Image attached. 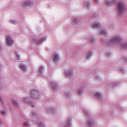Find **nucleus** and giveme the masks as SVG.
Segmentation results:
<instances>
[{
	"mask_svg": "<svg viewBox=\"0 0 127 127\" xmlns=\"http://www.w3.org/2000/svg\"><path fill=\"white\" fill-rule=\"evenodd\" d=\"M93 77L95 80H99L100 79L99 77L96 75H94Z\"/></svg>",
	"mask_w": 127,
	"mask_h": 127,
	"instance_id": "obj_28",
	"label": "nucleus"
},
{
	"mask_svg": "<svg viewBox=\"0 0 127 127\" xmlns=\"http://www.w3.org/2000/svg\"><path fill=\"white\" fill-rule=\"evenodd\" d=\"M117 83L115 82H114L112 83V84L111 85H110V87H114L117 85Z\"/></svg>",
	"mask_w": 127,
	"mask_h": 127,
	"instance_id": "obj_31",
	"label": "nucleus"
},
{
	"mask_svg": "<svg viewBox=\"0 0 127 127\" xmlns=\"http://www.w3.org/2000/svg\"><path fill=\"white\" fill-rule=\"evenodd\" d=\"M121 37L119 36L113 37L108 42L109 45L117 44L118 47L122 48H127V42H123Z\"/></svg>",
	"mask_w": 127,
	"mask_h": 127,
	"instance_id": "obj_1",
	"label": "nucleus"
},
{
	"mask_svg": "<svg viewBox=\"0 0 127 127\" xmlns=\"http://www.w3.org/2000/svg\"><path fill=\"white\" fill-rule=\"evenodd\" d=\"M11 102L14 107L17 108L19 107V104L16 100L13 99H12Z\"/></svg>",
	"mask_w": 127,
	"mask_h": 127,
	"instance_id": "obj_15",
	"label": "nucleus"
},
{
	"mask_svg": "<svg viewBox=\"0 0 127 127\" xmlns=\"http://www.w3.org/2000/svg\"><path fill=\"white\" fill-rule=\"evenodd\" d=\"M9 22L13 24H15L17 23V22L16 20L13 19H11L9 21Z\"/></svg>",
	"mask_w": 127,
	"mask_h": 127,
	"instance_id": "obj_26",
	"label": "nucleus"
},
{
	"mask_svg": "<svg viewBox=\"0 0 127 127\" xmlns=\"http://www.w3.org/2000/svg\"><path fill=\"white\" fill-rule=\"evenodd\" d=\"M59 56L58 54L55 53L53 54L52 57L53 61L56 62L59 60Z\"/></svg>",
	"mask_w": 127,
	"mask_h": 127,
	"instance_id": "obj_7",
	"label": "nucleus"
},
{
	"mask_svg": "<svg viewBox=\"0 0 127 127\" xmlns=\"http://www.w3.org/2000/svg\"><path fill=\"white\" fill-rule=\"evenodd\" d=\"M3 50L2 46L0 44V53H1Z\"/></svg>",
	"mask_w": 127,
	"mask_h": 127,
	"instance_id": "obj_36",
	"label": "nucleus"
},
{
	"mask_svg": "<svg viewBox=\"0 0 127 127\" xmlns=\"http://www.w3.org/2000/svg\"><path fill=\"white\" fill-rule=\"evenodd\" d=\"M1 114L3 115H5L6 114V113L4 110H3L1 111Z\"/></svg>",
	"mask_w": 127,
	"mask_h": 127,
	"instance_id": "obj_33",
	"label": "nucleus"
},
{
	"mask_svg": "<svg viewBox=\"0 0 127 127\" xmlns=\"http://www.w3.org/2000/svg\"><path fill=\"white\" fill-rule=\"evenodd\" d=\"M84 112L85 113V114L86 115H88V114L89 113V112L87 111V110H84Z\"/></svg>",
	"mask_w": 127,
	"mask_h": 127,
	"instance_id": "obj_38",
	"label": "nucleus"
},
{
	"mask_svg": "<svg viewBox=\"0 0 127 127\" xmlns=\"http://www.w3.org/2000/svg\"><path fill=\"white\" fill-rule=\"evenodd\" d=\"M15 54H16V59L17 60H19L20 59V56L16 52H15Z\"/></svg>",
	"mask_w": 127,
	"mask_h": 127,
	"instance_id": "obj_29",
	"label": "nucleus"
},
{
	"mask_svg": "<svg viewBox=\"0 0 127 127\" xmlns=\"http://www.w3.org/2000/svg\"><path fill=\"white\" fill-rule=\"evenodd\" d=\"M34 38V41L36 43H37L39 44H41L44 41L46 40V37H42L41 38L39 39V40L37 41Z\"/></svg>",
	"mask_w": 127,
	"mask_h": 127,
	"instance_id": "obj_9",
	"label": "nucleus"
},
{
	"mask_svg": "<svg viewBox=\"0 0 127 127\" xmlns=\"http://www.w3.org/2000/svg\"><path fill=\"white\" fill-rule=\"evenodd\" d=\"M94 95L96 97L100 100L102 99L103 98V96L100 92H97Z\"/></svg>",
	"mask_w": 127,
	"mask_h": 127,
	"instance_id": "obj_11",
	"label": "nucleus"
},
{
	"mask_svg": "<svg viewBox=\"0 0 127 127\" xmlns=\"http://www.w3.org/2000/svg\"><path fill=\"white\" fill-rule=\"evenodd\" d=\"M20 68L21 70L23 72H26L27 70V67L24 64H21L20 65Z\"/></svg>",
	"mask_w": 127,
	"mask_h": 127,
	"instance_id": "obj_10",
	"label": "nucleus"
},
{
	"mask_svg": "<svg viewBox=\"0 0 127 127\" xmlns=\"http://www.w3.org/2000/svg\"><path fill=\"white\" fill-rule=\"evenodd\" d=\"M32 119L34 121H35L37 124L39 126V127H45L44 124L41 122L39 118L38 114L37 113L36 111H34L32 113Z\"/></svg>",
	"mask_w": 127,
	"mask_h": 127,
	"instance_id": "obj_2",
	"label": "nucleus"
},
{
	"mask_svg": "<svg viewBox=\"0 0 127 127\" xmlns=\"http://www.w3.org/2000/svg\"><path fill=\"white\" fill-rule=\"evenodd\" d=\"M24 100L25 102L27 103H30V104L32 106L34 107V104L33 103H29V102H28L29 100V99H27V98H25L24 99Z\"/></svg>",
	"mask_w": 127,
	"mask_h": 127,
	"instance_id": "obj_22",
	"label": "nucleus"
},
{
	"mask_svg": "<svg viewBox=\"0 0 127 127\" xmlns=\"http://www.w3.org/2000/svg\"><path fill=\"white\" fill-rule=\"evenodd\" d=\"M94 0L96 3H98V0Z\"/></svg>",
	"mask_w": 127,
	"mask_h": 127,
	"instance_id": "obj_40",
	"label": "nucleus"
},
{
	"mask_svg": "<svg viewBox=\"0 0 127 127\" xmlns=\"http://www.w3.org/2000/svg\"><path fill=\"white\" fill-rule=\"evenodd\" d=\"M29 92L31 95L32 97L34 98H38L40 95V93L38 90L36 89L31 90Z\"/></svg>",
	"mask_w": 127,
	"mask_h": 127,
	"instance_id": "obj_4",
	"label": "nucleus"
},
{
	"mask_svg": "<svg viewBox=\"0 0 127 127\" xmlns=\"http://www.w3.org/2000/svg\"><path fill=\"white\" fill-rule=\"evenodd\" d=\"M4 102V101L1 98V97L0 96V104L1 105H2L3 103Z\"/></svg>",
	"mask_w": 127,
	"mask_h": 127,
	"instance_id": "obj_32",
	"label": "nucleus"
},
{
	"mask_svg": "<svg viewBox=\"0 0 127 127\" xmlns=\"http://www.w3.org/2000/svg\"><path fill=\"white\" fill-rule=\"evenodd\" d=\"M92 55V52L90 51L87 53L85 55V58L86 60L90 59Z\"/></svg>",
	"mask_w": 127,
	"mask_h": 127,
	"instance_id": "obj_12",
	"label": "nucleus"
},
{
	"mask_svg": "<svg viewBox=\"0 0 127 127\" xmlns=\"http://www.w3.org/2000/svg\"><path fill=\"white\" fill-rule=\"evenodd\" d=\"M31 2L29 1H26L24 2L22 5V6L24 7H27L31 4Z\"/></svg>",
	"mask_w": 127,
	"mask_h": 127,
	"instance_id": "obj_18",
	"label": "nucleus"
},
{
	"mask_svg": "<svg viewBox=\"0 0 127 127\" xmlns=\"http://www.w3.org/2000/svg\"><path fill=\"white\" fill-rule=\"evenodd\" d=\"M71 94V93L69 92H66L65 93V95L66 96L68 97Z\"/></svg>",
	"mask_w": 127,
	"mask_h": 127,
	"instance_id": "obj_30",
	"label": "nucleus"
},
{
	"mask_svg": "<svg viewBox=\"0 0 127 127\" xmlns=\"http://www.w3.org/2000/svg\"><path fill=\"white\" fill-rule=\"evenodd\" d=\"M6 43L10 45H11L13 44V41L12 38L9 36H7L6 38Z\"/></svg>",
	"mask_w": 127,
	"mask_h": 127,
	"instance_id": "obj_8",
	"label": "nucleus"
},
{
	"mask_svg": "<svg viewBox=\"0 0 127 127\" xmlns=\"http://www.w3.org/2000/svg\"><path fill=\"white\" fill-rule=\"evenodd\" d=\"M43 71V68L42 66L40 67L39 69V72L40 73V74H41Z\"/></svg>",
	"mask_w": 127,
	"mask_h": 127,
	"instance_id": "obj_27",
	"label": "nucleus"
},
{
	"mask_svg": "<svg viewBox=\"0 0 127 127\" xmlns=\"http://www.w3.org/2000/svg\"><path fill=\"white\" fill-rule=\"evenodd\" d=\"M23 125L25 127H27L28 126V124L27 123L25 122L23 123Z\"/></svg>",
	"mask_w": 127,
	"mask_h": 127,
	"instance_id": "obj_35",
	"label": "nucleus"
},
{
	"mask_svg": "<svg viewBox=\"0 0 127 127\" xmlns=\"http://www.w3.org/2000/svg\"><path fill=\"white\" fill-rule=\"evenodd\" d=\"M92 28L93 29L98 28L101 25L100 23L98 22L97 23L93 24L92 25Z\"/></svg>",
	"mask_w": 127,
	"mask_h": 127,
	"instance_id": "obj_16",
	"label": "nucleus"
},
{
	"mask_svg": "<svg viewBox=\"0 0 127 127\" xmlns=\"http://www.w3.org/2000/svg\"><path fill=\"white\" fill-rule=\"evenodd\" d=\"M80 22V20L78 18H73V19L72 24L74 25L79 23Z\"/></svg>",
	"mask_w": 127,
	"mask_h": 127,
	"instance_id": "obj_17",
	"label": "nucleus"
},
{
	"mask_svg": "<svg viewBox=\"0 0 127 127\" xmlns=\"http://www.w3.org/2000/svg\"><path fill=\"white\" fill-rule=\"evenodd\" d=\"M123 60L125 62L127 63V57H125L123 58Z\"/></svg>",
	"mask_w": 127,
	"mask_h": 127,
	"instance_id": "obj_37",
	"label": "nucleus"
},
{
	"mask_svg": "<svg viewBox=\"0 0 127 127\" xmlns=\"http://www.w3.org/2000/svg\"><path fill=\"white\" fill-rule=\"evenodd\" d=\"M90 41L92 43H94L95 42V39L94 36H91L90 37L88 38Z\"/></svg>",
	"mask_w": 127,
	"mask_h": 127,
	"instance_id": "obj_21",
	"label": "nucleus"
},
{
	"mask_svg": "<svg viewBox=\"0 0 127 127\" xmlns=\"http://www.w3.org/2000/svg\"><path fill=\"white\" fill-rule=\"evenodd\" d=\"M77 91L79 95H81L84 92L82 88L78 89Z\"/></svg>",
	"mask_w": 127,
	"mask_h": 127,
	"instance_id": "obj_25",
	"label": "nucleus"
},
{
	"mask_svg": "<svg viewBox=\"0 0 127 127\" xmlns=\"http://www.w3.org/2000/svg\"><path fill=\"white\" fill-rule=\"evenodd\" d=\"M120 71L124 73L125 71V70L123 69V68H120L119 69Z\"/></svg>",
	"mask_w": 127,
	"mask_h": 127,
	"instance_id": "obj_34",
	"label": "nucleus"
},
{
	"mask_svg": "<svg viewBox=\"0 0 127 127\" xmlns=\"http://www.w3.org/2000/svg\"><path fill=\"white\" fill-rule=\"evenodd\" d=\"M71 119L68 118L65 123H63L61 124L62 126L63 127H69L71 125Z\"/></svg>",
	"mask_w": 127,
	"mask_h": 127,
	"instance_id": "obj_5",
	"label": "nucleus"
},
{
	"mask_svg": "<svg viewBox=\"0 0 127 127\" xmlns=\"http://www.w3.org/2000/svg\"><path fill=\"white\" fill-rule=\"evenodd\" d=\"M52 88L53 91H56L58 89L56 84L54 82H52L51 83Z\"/></svg>",
	"mask_w": 127,
	"mask_h": 127,
	"instance_id": "obj_13",
	"label": "nucleus"
},
{
	"mask_svg": "<svg viewBox=\"0 0 127 127\" xmlns=\"http://www.w3.org/2000/svg\"><path fill=\"white\" fill-rule=\"evenodd\" d=\"M107 33V32L106 30H102L100 32V33L99 34L100 35H105Z\"/></svg>",
	"mask_w": 127,
	"mask_h": 127,
	"instance_id": "obj_23",
	"label": "nucleus"
},
{
	"mask_svg": "<svg viewBox=\"0 0 127 127\" xmlns=\"http://www.w3.org/2000/svg\"><path fill=\"white\" fill-rule=\"evenodd\" d=\"M55 109L53 108H47L46 110V111L49 113H54Z\"/></svg>",
	"mask_w": 127,
	"mask_h": 127,
	"instance_id": "obj_19",
	"label": "nucleus"
},
{
	"mask_svg": "<svg viewBox=\"0 0 127 127\" xmlns=\"http://www.w3.org/2000/svg\"><path fill=\"white\" fill-rule=\"evenodd\" d=\"M106 3L108 5H111L115 3V0H113L112 1L109 0L108 1H106Z\"/></svg>",
	"mask_w": 127,
	"mask_h": 127,
	"instance_id": "obj_20",
	"label": "nucleus"
},
{
	"mask_svg": "<svg viewBox=\"0 0 127 127\" xmlns=\"http://www.w3.org/2000/svg\"><path fill=\"white\" fill-rule=\"evenodd\" d=\"M90 4V2L89 1L85 2L84 4V7L88 9L89 8V5Z\"/></svg>",
	"mask_w": 127,
	"mask_h": 127,
	"instance_id": "obj_24",
	"label": "nucleus"
},
{
	"mask_svg": "<svg viewBox=\"0 0 127 127\" xmlns=\"http://www.w3.org/2000/svg\"><path fill=\"white\" fill-rule=\"evenodd\" d=\"M73 70L71 69L65 71V75L67 77H70L73 75Z\"/></svg>",
	"mask_w": 127,
	"mask_h": 127,
	"instance_id": "obj_6",
	"label": "nucleus"
},
{
	"mask_svg": "<svg viewBox=\"0 0 127 127\" xmlns=\"http://www.w3.org/2000/svg\"><path fill=\"white\" fill-rule=\"evenodd\" d=\"M94 124V122L92 119H89L88 120V122L87 123V126L91 127Z\"/></svg>",
	"mask_w": 127,
	"mask_h": 127,
	"instance_id": "obj_14",
	"label": "nucleus"
},
{
	"mask_svg": "<svg viewBox=\"0 0 127 127\" xmlns=\"http://www.w3.org/2000/svg\"><path fill=\"white\" fill-rule=\"evenodd\" d=\"M117 5L118 14L121 16L125 11L126 7L125 3L122 1L119 2L118 3Z\"/></svg>",
	"mask_w": 127,
	"mask_h": 127,
	"instance_id": "obj_3",
	"label": "nucleus"
},
{
	"mask_svg": "<svg viewBox=\"0 0 127 127\" xmlns=\"http://www.w3.org/2000/svg\"><path fill=\"white\" fill-rule=\"evenodd\" d=\"M110 55V54L109 52H108L107 54V57L109 56Z\"/></svg>",
	"mask_w": 127,
	"mask_h": 127,
	"instance_id": "obj_39",
	"label": "nucleus"
}]
</instances>
